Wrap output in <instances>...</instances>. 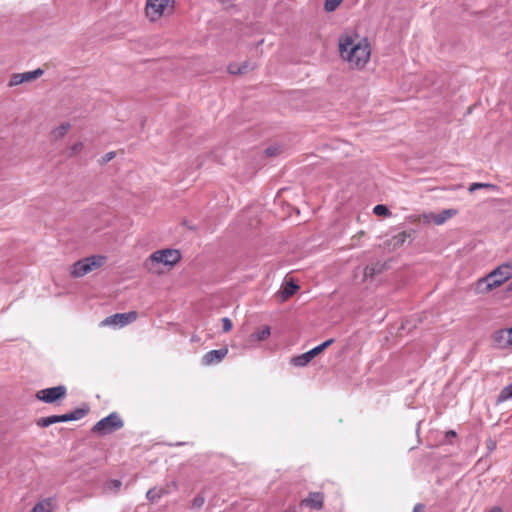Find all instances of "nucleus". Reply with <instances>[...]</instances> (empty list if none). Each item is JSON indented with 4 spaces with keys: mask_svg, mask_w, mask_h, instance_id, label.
<instances>
[{
    "mask_svg": "<svg viewBox=\"0 0 512 512\" xmlns=\"http://www.w3.org/2000/svg\"><path fill=\"white\" fill-rule=\"evenodd\" d=\"M171 486H172L174 489H176V488H177V484H176V482H172V483H171Z\"/></svg>",
    "mask_w": 512,
    "mask_h": 512,
    "instance_id": "obj_40",
    "label": "nucleus"
},
{
    "mask_svg": "<svg viewBox=\"0 0 512 512\" xmlns=\"http://www.w3.org/2000/svg\"><path fill=\"white\" fill-rule=\"evenodd\" d=\"M54 508V499L45 498L39 501L31 510V512H52Z\"/></svg>",
    "mask_w": 512,
    "mask_h": 512,
    "instance_id": "obj_14",
    "label": "nucleus"
},
{
    "mask_svg": "<svg viewBox=\"0 0 512 512\" xmlns=\"http://www.w3.org/2000/svg\"><path fill=\"white\" fill-rule=\"evenodd\" d=\"M169 491L165 488H152L147 491L146 497L148 500L155 502L159 500L163 495L168 494Z\"/></svg>",
    "mask_w": 512,
    "mask_h": 512,
    "instance_id": "obj_16",
    "label": "nucleus"
},
{
    "mask_svg": "<svg viewBox=\"0 0 512 512\" xmlns=\"http://www.w3.org/2000/svg\"><path fill=\"white\" fill-rule=\"evenodd\" d=\"M67 388L64 385H59L51 388L42 389L36 392L35 397L37 400L47 404L56 403L65 398Z\"/></svg>",
    "mask_w": 512,
    "mask_h": 512,
    "instance_id": "obj_8",
    "label": "nucleus"
},
{
    "mask_svg": "<svg viewBox=\"0 0 512 512\" xmlns=\"http://www.w3.org/2000/svg\"><path fill=\"white\" fill-rule=\"evenodd\" d=\"M251 69L249 62L242 64L231 63L227 67V71L233 75H241L247 73Z\"/></svg>",
    "mask_w": 512,
    "mask_h": 512,
    "instance_id": "obj_15",
    "label": "nucleus"
},
{
    "mask_svg": "<svg viewBox=\"0 0 512 512\" xmlns=\"http://www.w3.org/2000/svg\"><path fill=\"white\" fill-rule=\"evenodd\" d=\"M22 83H23V80L21 78V73H15L11 76V79H10L8 85H9V87H14V86H17Z\"/></svg>",
    "mask_w": 512,
    "mask_h": 512,
    "instance_id": "obj_29",
    "label": "nucleus"
},
{
    "mask_svg": "<svg viewBox=\"0 0 512 512\" xmlns=\"http://www.w3.org/2000/svg\"><path fill=\"white\" fill-rule=\"evenodd\" d=\"M221 321H222V325H223V332L227 333V332L231 331V329L233 327L232 321L227 317L222 318Z\"/></svg>",
    "mask_w": 512,
    "mask_h": 512,
    "instance_id": "obj_31",
    "label": "nucleus"
},
{
    "mask_svg": "<svg viewBox=\"0 0 512 512\" xmlns=\"http://www.w3.org/2000/svg\"><path fill=\"white\" fill-rule=\"evenodd\" d=\"M489 187H493V185H491V184H484V183H473V184L470 185L469 191L473 192L476 189L489 188Z\"/></svg>",
    "mask_w": 512,
    "mask_h": 512,
    "instance_id": "obj_32",
    "label": "nucleus"
},
{
    "mask_svg": "<svg viewBox=\"0 0 512 512\" xmlns=\"http://www.w3.org/2000/svg\"><path fill=\"white\" fill-rule=\"evenodd\" d=\"M455 437H456L455 431H453V430L448 431L445 435V438H446L445 444L446 445H454V443L451 441V439L455 438Z\"/></svg>",
    "mask_w": 512,
    "mask_h": 512,
    "instance_id": "obj_34",
    "label": "nucleus"
},
{
    "mask_svg": "<svg viewBox=\"0 0 512 512\" xmlns=\"http://www.w3.org/2000/svg\"><path fill=\"white\" fill-rule=\"evenodd\" d=\"M333 342H334V339H328L325 342H323L322 344H320V345L314 347L313 349H311L310 351H308V353L311 356V358L313 359L314 357H316L317 355L322 353L330 345H332Z\"/></svg>",
    "mask_w": 512,
    "mask_h": 512,
    "instance_id": "obj_21",
    "label": "nucleus"
},
{
    "mask_svg": "<svg viewBox=\"0 0 512 512\" xmlns=\"http://www.w3.org/2000/svg\"><path fill=\"white\" fill-rule=\"evenodd\" d=\"M423 511H424V505L419 503L414 506V509L412 512H423Z\"/></svg>",
    "mask_w": 512,
    "mask_h": 512,
    "instance_id": "obj_36",
    "label": "nucleus"
},
{
    "mask_svg": "<svg viewBox=\"0 0 512 512\" xmlns=\"http://www.w3.org/2000/svg\"><path fill=\"white\" fill-rule=\"evenodd\" d=\"M270 335V328L269 326H264L261 329L255 331L253 334H251L250 338L254 341H262L265 340Z\"/></svg>",
    "mask_w": 512,
    "mask_h": 512,
    "instance_id": "obj_19",
    "label": "nucleus"
},
{
    "mask_svg": "<svg viewBox=\"0 0 512 512\" xmlns=\"http://www.w3.org/2000/svg\"><path fill=\"white\" fill-rule=\"evenodd\" d=\"M381 272V268L378 265H369L364 268V277L372 278L375 274Z\"/></svg>",
    "mask_w": 512,
    "mask_h": 512,
    "instance_id": "obj_25",
    "label": "nucleus"
},
{
    "mask_svg": "<svg viewBox=\"0 0 512 512\" xmlns=\"http://www.w3.org/2000/svg\"><path fill=\"white\" fill-rule=\"evenodd\" d=\"M42 74H43V70L39 68L34 71L21 73V78L23 80V83H26V82H31V81L39 78Z\"/></svg>",
    "mask_w": 512,
    "mask_h": 512,
    "instance_id": "obj_22",
    "label": "nucleus"
},
{
    "mask_svg": "<svg viewBox=\"0 0 512 512\" xmlns=\"http://www.w3.org/2000/svg\"><path fill=\"white\" fill-rule=\"evenodd\" d=\"M339 55L350 69L362 70L369 63L371 58V44L365 37L357 33H345L339 37Z\"/></svg>",
    "mask_w": 512,
    "mask_h": 512,
    "instance_id": "obj_1",
    "label": "nucleus"
},
{
    "mask_svg": "<svg viewBox=\"0 0 512 512\" xmlns=\"http://www.w3.org/2000/svg\"><path fill=\"white\" fill-rule=\"evenodd\" d=\"M205 503V499L203 496L201 495H198L196 496L193 501H192V507L193 508H196V509H199L201 508Z\"/></svg>",
    "mask_w": 512,
    "mask_h": 512,
    "instance_id": "obj_30",
    "label": "nucleus"
},
{
    "mask_svg": "<svg viewBox=\"0 0 512 512\" xmlns=\"http://www.w3.org/2000/svg\"><path fill=\"white\" fill-rule=\"evenodd\" d=\"M434 215V213H430V214H424L422 216V219L423 221L429 223V222H432V219H431V216Z\"/></svg>",
    "mask_w": 512,
    "mask_h": 512,
    "instance_id": "obj_37",
    "label": "nucleus"
},
{
    "mask_svg": "<svg viewBox=\"0 0 512 512\" xmlns=\"http://www.w3.org/2000/svg\"><path fill=\"white\" fill-rule=\"evenodd\" d=\"M124 425L121 416L117 412H112L108 416L99 420L93 427L92 432L99 436H105L120 430Z\"/></svg>",
    "mask_w": 512,
    "mask_h": 512,
    "instance_id": "obj_6",
    "label": "nucleus"
},
{
    "mask_svg": "<svg viewBox=\"0 0 512 512\" xmlns=\"http://www.w3.org/2000/svg\"><path fill=\"white\" fill-rule=\"evenodd\" d=\"M343 0H325V10L328 12L334 11Z\"/></svg>",
    "mask_w": 512,
    "mask_h": 512,
    "instance_id": "obj_27",
    "label": "nucleus"
},
{
    "mask_svg": "<svg viewBox=\"0 0 512 512\" xmlns=\"http://www.w3.org/2000/svg\"><path fill=\"white\" fill-rule=\"evenodd\" d=\"M373 212L377 216H385L386 217V216L390 215V211L388 210V208L385 205H382V204L376 205L373 208Z\"/></svg>",
    "mask_w": 512,
    "mask_h": 512,
    "instance_id": "obj_26",
    "label": "nucleus"
},
{
    "mask_svg": "<svg viewBox=\"0 0 512 512\" xmlns=\"http://www.w3.org/2000/svg\"><path fill=\"white\" fill-rule=\"evenodd\" d=\"M512 398V383L504 387L497 397V402L502 403Z\"/></svg>",
    "mask_w": 512,
    "mask_h": 512,
    "instance_id": "obj_23",
    "label": "nucleus"
},
{
    "mask_svg": "<svg viewBox=\"0 0 512 512\" xmlns=\"http://www.w3.org/2000/svg\"><path fill=\"white\" fill-rule=\"evenodd\" d=\"M506 335L507 344L512 348V327L507 331H501V336Z\"/></svg>",
    "mask_w": 512,
    "mask_h": 512,
    "instance_id": "obj_33",
    "label": "nucleus"
},
{
    "mask_svg": "<svg viewBox=\"0 0 512 512\" xmlns=\"http://www.w3.org/2000/svg\"><path fill=\"white\" fill-rule=\"evenodd\" d=\"M83 149H84L83 142L77 141V142L73 143L68 148V156H70V157L76 156V155L80 154L83 151Z\"/></svg>",
    "mask_w": 512,
    "mask_h": 512,
    "instance_id": "obj_24",
    "label": "nucleus"
},
{
    "mask_svg": "<svg viewBox=\"0 0 512 512\" xmlns=\"http://www.w3.org/2000/svg\"><path fill=\"white\" fill-rule=\"evenodd\" d=\"M175 0H146L145 16L150 22H156L174 11Z\"/></svg>",
    "mask_w": 512,
    "mask_h": 512,
    "instance_id": "obj_5",
    "label": "nucleus"
},
{
    "mask_svg": "<svg viewBox=\"0 0 512 512\" xmlns=\"http://www.w3.org/2000/svg\"><path fill=\"white\" fill-rule=\"evenodd\" d=\"M324 496L320 492H312L307 498L303 499L301 504L312 509L319 510L323 506Z\"/></svg>",
    "mask_w": 512,
    "mask_h": 512,
    "instance_id": "obj_11",
    "label": "nucleus"
},
{
    "mask_svg": "<svg viewBox=\"0 0 512 512\" xmlns=\"http://www.w3.org/2000/svg\"><path fill=\"white\" fill-rule=\"evenodd\" d=\"M70 129H71V124L69 122H63V123L59 124L58 126H55L50 131V139L52 141H59L67 135V133L70 131Z\"/></svg>",
    "mask_w": 512,
    "mask_h": 512,
    "instance_id": "obj_12",
    "label": "nucleus"
},
{
    "mask_svg": "<svg viewBox=\"0 0 512 512\" xmlns=\"http://www.w3.org/2000/svg\"><path fill=\"white\" fill-rule=\"evenodd\" d=\"M182 259L181 252L174 248L159 249L144 261V267L152 274H163L174 268Z\"/></svg>",
    "mask_w": 512,
    "mask_h": 512,
    "instance_id": "obj_2",
    "label": "nucleus"
},
{
    "mask_svg": "<svg viewBox=\"0 0 512 512\" xmlns=\"http://www.w3.org/2000/svg\"><path fill=\"white\" fill-rule=\"evenodd\" d=\"M121 487V481L119 480H111L106 484V490L116 492Z\"/></svg>",
    "mask_w": 512,
    "mask_h": 512,
    "instance_id": "obj_28",
    "label": "nucleus"
},
{
    "mask_svg": "<svg viewBox=\"0 0 512 512\" xmlns=\"http://www.w3.org/2000/svg\"><path fill=\"white\" fill-rule=\"evenodd\" d=\"M407 237L408 234L406 232H401L395 237V239L397 240V243L403 244Z\"/></svg>",
    "mask_w": 512,
    "mask_h": 512,
    "instance_id": "obj_35",
    "label": "nucleus"
},
{
    "mask_svg": "<svg viewBox=\"0 0 512 512\" xmlns=\"http://www.w3.org/2000/svg\"><path fill=\"white\" fill-rule=\"evenodd\" d=\"M512 278V265L503 264L477 282L480 292H489Z\"/></svg>",
    "mask_w": 512,
    "mask_h": 512,
    "instance_id": "obj_3",
    "label": "nucleus"
},
{
    "mask_svg": "<svg viewBox=\"0 0 512 512\" xmlns=\"http://www.w3.org/2000/svg\"><path fill=\"white\" fill-rule=\"evenodd\" d=\"M107 262L106 256L103 255H93L90 257L83 258L81 260L76 261L70 269V275L73 278L83 277L90 272L100 269Z\"/></svg>",
    "mask_w": 512,
    "mask_h": 512,
    "instance_id": "obj_4",
    "label": "nucleus"
},
{
    "mask_svg": "<svg viewBox=\"0 0 512 512\" xmlns=\"http://www.w3.org/2000/svg\"><path fill=\"white\" fill-rule=\"evenodd\" d=\"M86 409H76L71 413H66L63 415H52L48 417H41L37 420V425L39 427H48L52 424L59 422H68L72 420H79L87 414Z\"/></svg>",
    "mask_w": 512,
    "mask_h": 512,
    "instance_id": "obj_7",
    "label": "nucleus"
},
{
    "mask_svg": "<svg viewBox=\"0 0 512 512\" xmlns=\"http://www.w3.org/2000/svg\"><path fill=\"white\" fill-rule=\"evenodd\" d=\"M138 318L136 311H130L127 313H116L114 315L106 317L101 321L100 326L106 327H124L130 323H133Z\"/></svg>",
    "mask_w": 512,
    "mask_h": 512,
    "instance_id": "obj_9",
    "label": "nucleus"
},
{
    "mask_svg": "<svg viewBox=\"0 0 512 512\" xmlns=\"http://www.w3.org/2000/svg\"><path fill=\"white\" fill-rule=\"evenodd\" d=\"M299 289V286L294 282H287L282 290V298L287 300L289 297L294 295L296 291Z\"/></svg>",
    "mask_w": 512,
    "mask_h": 512,
    "instance_id": "obj_18",
    "label": "nucleus"
},
{
    "mask_svg": "<svg viewBox=\"0 0 512 512\" xmlns=\"http://www.w3.org/2000/svg\"><path fill=\"white\" fill-rule=\"evenodd\" d=\"M488 512H502V509L500 507H493L490 511Z\"/></svg>",
    "mask_w": 512,
    "mask_h": 512,
    "instance_id": "obj_39",
    "label": "nucleus"
},
{
    "mask_svg": "<svg viewBox=\"0 0 512 512\" xmlns=\"http://www.w3.org/2000/svg\"><path fill=\"white\" fill-rule=\"evenodd\" d=\"M115 157V153L114 152H109L105 155V161H110L112 160L113 158Z\"/></svg>",
    "mask_w": 512,
    "mask_h": 512,
    "instance_id": "obj_38",
    "label": "nucleus"
},
{
    "mask_svg": "<svg viewBox=\"0 0 512 512\" xmlns=\"http://www.w3.org/2000/svg\"><path fill=\"white\" fill-rule=\"evenodd\" d=\"M312 360L308 352L295 356L291 359V364L296 367H304Z\"/></svg>",
    "mask_w": 512,
    "mask_h": 512,
    "instance_id": "obj_17",
    "label": "nucleus"
},
{
    "mask_svg": "<svg viewBox=\"0 0 512 512\" xmlns=\"http://www.w3.org/2000/svg\"><path fill=\"white\" fill-rule=\"evenodd\" d=\"M228 354V349L223 347L217 350H211L205 353L201 358L203 366H211L220 363Z\"/></svg>",
    "mask_w": 512,
    "mask_h": 512,
    "instance_id": "obj_10",
    "label": "nucleus"
},
{
    "mask_svg": "<svg viewBox=\"0 0 512 512\" xmlns=\"http://www.w3.org/2000/svg\"><path fill=\"white\" fill-rule=\"evenodd\" d=\"M333 342H334V339H328L325 342H323L322 344H320V345L314 347L313 349H311L310 351H308V353L311 356V358L313 359L314 357H316L317 355L322 353L330 345H332Z\"/></svg>",
    "mask_w": 512,
    "mask_h": 512,
    "instance_id": "obj_20",
    "label": "nucleus"
},
{
    "mask_svg": "<svg viewBox=\"0 0 512 512\" xmlns=\"http://www.w3.org/2000/svg\"><path fill=\"white\" fill-rule=\"evenodd\" d=\"M457 214V211L454 209H446L443 210L439 214H434L431 216L432 222L436 225L444 224L448 219L452 218Z\"/></svg>",
    "mask_w": 512,
    "mask_h": 512,
    "instance_id": "obj_13",
    "label": "nucleus"
}]
</instances>
